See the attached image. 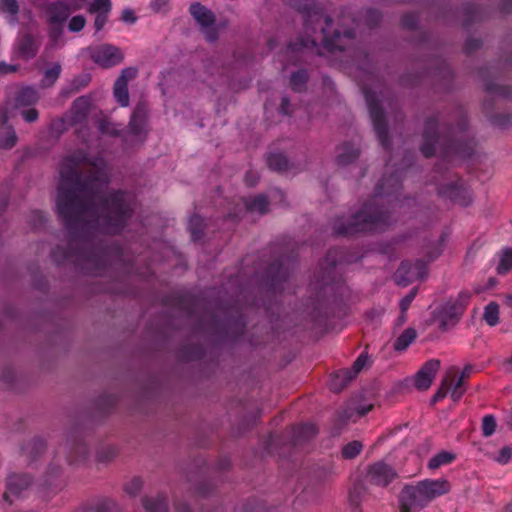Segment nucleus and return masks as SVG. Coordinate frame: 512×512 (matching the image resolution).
Masks as SVG:
<instances>
[{"mask_svg": "<svg viewBox=\"0 0 512 512\" xmlns=\"http://www.w3.org/2000/svg\"><path fill=\"white\" fill-rule=\"evenodd\" d=\"M85 2L86 0H63L51 3L47 6L46 14L48 22L55 26V28L51 29V36L54 41H56L61 34L59 26L73 11L80 9Z\"/></svg>", "mask_w": 512, "mask_h": 512, "instance_id": "nucleus-1", "label": "nucleus"}, {"mask_svg": "<svg viewBox=\"0 0 512 512\" xmlns=\"http://www.w3.org/2000/svg\"><path fill=\"white\" fill-rule=\"evenodd\" d=\"M463 375H459L457 368H450L438 391L436 392L434 399L439 400L444 398L448 392H451V396L454 401H458L464 393L462 388Z\"/></svg>", "mask_w": 512, "mask_h": 512, "instance_id": "nucleus-2", "label": "nucleus"}, {"mask_svg": "<svg viewBox=\"0 0 512 512\" xmlns=\"http://www.w3.org/2000/svg\"><path fill=\"white\" fill-rule=\"evenodd\" d=\"M92 60L101 67L109 68L122 62L123 54L115 46L103 44L90 49Z\"/></svg>", "mask_w": 512, "mask_h": 512, "instance_id": "nucleus-3", "label": "nucleus"}, {"mask_svg": "<svg viewBox=\"0 0 512 512\" xmlns=\"http://www.w3.org/2000/svg\"><path fill=\"white\" fill-rule=\"evenodd\" d=\"M427 504L428 502L418 484L406 486L403 489L400 497V512H417Z\"/></svg>", "mask_w": 512, "mask_h": 512, "instance_id": "nucleus-4", "label": "nucleus"}, {"mask_svg": "<svg viewBox=\"0 0 512 512\" xmlns=\"http://www.w3.org/2000/svg\"><path fill=\"white\" fill-rule=\"evenodd\" d=\"M440 368V361L431 359L427 361L414 377V386L418 390H427L436 377Z\"/></svg>", "mask_w": 512, "mask_h": 512, "instance_id": "nucleus-5", "label": "nucleus"}, {"mask_svg": "<svg viewBox=\"0 0 512 512\" xmlns=\"http://www.w3.org/2000/svg\"><path fill=\"white\" fill-rule=\"evenodd\" d=\"M417 484L428 503L437 497L447 494L451 489V485L446 479H426Z\"/></svg>", "mask_w": 512, "mask_h": 512, "instance_id": "nucleus-6", "label": "nucleus"}, {"mask_svg": "<svg viewBox=\"0 0 512 512\" xmlns=\"http://www.w3.org/2000/svg\"><path fill=\"white\" fill-rule=\"evenodd\" d=\"M368 363V356L361 354L353 364V375L348 370L338 371L333 375L330 382V387L333 390H339L342 386L348 381L351 380L353 376L358 374L362 368Z\"/></svg>", "mask_w": 512, "mask_h": 512, "instance_id": "nucleus-7", "label": "nucleus"}, {"mask_svg": "<svg viewBox=\"0 0 512 512\" xmlns=\"http://www.w3.org/2000/svg\"><path fill=\"white\" fill-rule=\"evenodd\" d=\"M137 75V70L134 68H126L122 71L119 78L116 80L114 85V95L116 99L122 106L128 105L129 95H128V81L130 79L135 78Z\"/></svg>", "mask_w": 512, "mask_h": 512, "instance_id": "nucleus-8", "label": "nucleus"}, {"mask_svg": "<svg viewBox=\"0 0 512 512\" xmlns=\"http://www.w3.org/2000/svg\"><path fill=\"white\" fill-rule=\"evenodd\" d=\"M368 473L371 481L380 486L388 485L397 477L394 469L382 462L372 465Z\"/></svg>", "mask_w": 512, "mask_h": 512, "instance_id": "nucleus-9", "label": "nucleus"}, {"mask_svg": "<svg viewBox=\"0 0 512 512\" xmlns=\"http://www.w3.org/2000/svg\"><path fill=\"white\" fill-rule=\"evenodd\" d=\"M190 12L197 23H199L204 28L210 27L215 22L214 14L200 3L192 4L190 7Z\"/></svg>", "mask_w": 512, "mask_h": 512, "instance_id": "nucleus-10", "label": "nucleus"}, {"mask_svg": "<svg viewBox=\"0 0 512 512\" xmlns=\"http://www.w3.org/2000/svg\"><path fill=\"white\" fill-rule=\"evenodd\" d=\"M29 482L25 476L16 475L9 478L8 489L4 494V498L12 502V499L18 497L21 491L28 487Z\"/></svg>", "mask_w": 512, "mask_h": 512, "instance_id": "nucleus-11", "label": "nucleus"}, {"mask_svg": "<svg viewBox=\"0 0 512 512\" xmlns=\"http://www.w3.org/2000/svg\"><path fill=\"white\" fill-rule=\"evenodd\" d=\"M416 338V332L412 328L406 329L394 342V349L404 351Z\"/></svg>", "mask_w": 512, "mask_h": 512, "instance_id": "nucleus-12", "label": "nucleus"}, {"mask_svg": "<svg viewBox=\"0 0 512 512\" xmlns=\"http://www.w3.org/2000/svg\"><path fill=\"white\" fill-rule=\"evenodd\" d=\"M455 460V455L448 451H441L432 457L428 462L430 469H437L442 465L449 464Z\"/></svg>", "mask_w": 512, "mask_h": 512, "instance_id": "nucleus-13", "label": "nucleus"}, {"mask_svg": "<svg viewBox=\"0 0 512 512\" xmlns=\"http://www.w3.org/2000/svg\"><path fill=\"white\" fill-rule=\"evenodd\" d=\"M485 321L490 325L494 326L499 321V306L495 302L489 303L484 310L483 315Z\"/></svg>", "mask_w": 512, "mask_h": 512, "instance_id": "nucleus-14", "label": "nucleus"}, {"mask_svg": "<svg viewBox=\"0 0 512 512\" xmlns=\"http://www.w3.org/2000/svg\"><path fill=\"white\" fill-rule=\"evenodd\" d=\"M111 9L110 0H94L88 8L90 13L108 14Z\"/></svg>", "mask_w": 512, "mask_h": 512, "instance_id": "nucleus-15", "label": "nucleus"}, {"mask_svg": "<svg viewBox=\"0 0 512 512\" xmlns=\"http://www.w3.org/2000/svg\"><path fill=\"white\" fill-rule=\"evenodd\" d=\"M362 450V444L358 441H353L347 444L343 450L342 455L344 458L351 459L356 457Z\"/></svg>", "mask_w": 512, "mask_h": 512, "instance_id": "nucleus-16", "label": "nucleus"}, {"mask_svg": "<svg viewBox=\"0 0 512 512\" xmlns=\"http://www.w3.org/2000/svg\"><path fill=\"white\" fill-rule=\"evenodd\" d=\"M512 268V251L507 250L503 252L497 270L503 274L508 272Z\"/></svg>", "mask_w": 512, "mask_h": 512, "instance_id": "nucleus-17", "label": "nucleus"}, {"mask_svg": "<svg viewBox=\"0 0 512 512\" xmlns=\"http://www.w3.org/2000/svg\"><path fill=\"white\" fill-rule=\"evenodd\" d=\"M268 165L274 170H284L287 167V160L280 154L271 155L268 158Z\"/></svg>", "mask_w": 512, "mask_h": 512, "instance_id": "nucleus-18", "label": "nucleus"}, {"mask_svg": "<svg viewBox=\"0 0 512 512\" xmlns=\"http://www.w3.org/2000/svg\"><path fill=\"white\" fill-rule=\"evenodd\" d=\"M61 72V66L59 64H54L50 69L45 72L44 84L52 85L56 79L59 77Z\"/></svg>", "mask_w": 512, "mask_h": 512, "instance_id": "nucleus-19", "label": "nucleus"}, {"mask_svg": "<svg viewBox=\"0 0 512 512\" xmlns=\"http://www.w3.org/2000/svg\"><path fill=\"white\" fill-rule=\"evenodd\" d=\"M496 421L493 416L487 415L482 421V431L485 436H490L495 432Z\"/></svg>", "mask_w": 512, "mask_h": 512, "instance_id": "nucleus-20", "label": "nucleus"}, {"mask_svg": "<svg viewBox=\"0 0 512 512\" xmlns=\"http://www.w3.org/2000/svg\"><path fill=\"white\" fill-rule=\"evenodd\" d=\"M470 300V294L468 292H462L459 294L456 304L454 306L455 314L459 315L463 312L464 308L467 306Z\"/></svg>", "mask_w": 512, "mask_h": 512, "instance_id": "nucleus-21", "label": "nucleus"}, {"mask_svg": "<svg viewBox=\"0 0 512 512\" xmlns=\"http://www.w3.org/2000/svg\"><path fill=\"white\" fill-rule=\"evenodd\" d=\"M16 143V136L13 131H7L5 135L0 136V147L11 148Z\"/></svg>", "mask_w": 512, "mask_h": 512, "instance_id": "nucleus-22", "label": "nucleus"}, {"mask_svg": "<svg viewBox=\"0 0 512 512\" xmlns=\"http://www.w3.org/2000/svg\"><path fill=\"white\" fill-rule=\"evenodd\" d=\"M36 50H37V47L35 46L33 40L30 38L26 39V44L20 45V53L24 57L33 56L35 54Z\"/></svg>", "mask_w": 512, "mask_h": 512, "instance_id": "nucleus-23", "label": "nucleus"}, {"mask_svg": "<svg viewBox=\"0 0 512 512\" xmlns=\"http://www.w3.org/2000/svg\"><path fill=\"white\" fill-rule=\"evenodd\" d=\"M512 458V448L511 447H503L497 456L494 457V460L500 464H506Z\"/></svg>", "mask_w": 512, "mask_h": 512, "instance_id": "nucleus-24", "label": "nucleus"}, {"mask_svg": "<svg viewBox=\"0 0 512 512\" xmlns=\"http://www.w3.org/2000/svg\"><path fill=\"white\" fill-rule=\"evenodd\" d=\"M72 161L70 160H66L63 164H62V167H61V177L63 178V180H70V179H73V178H77V171L75 169H73V172L71 173L70 175V172L68 171V169H72Z\"/></svg>", "mask_w": 512, "mask_h": 512, "instance_id": "nucleus-25", "label": "nucleus"}, {"mask_svg": "<svg viewBox=\"0 0 512 512\" xmlns=\"http://www.w3.org/2000/svg\"><path fill=\"white\" fill-rule=\"evenodd\" d=\"M86 20L83 16H74L69 22V30L78 32L85 26Z\"/></svg>", "mask_w": 512, "mask_h": 512, "instance_id": "nucleus-26", "label": "nucleus"}, {"mask_svg": "<svg viewBox=\"0 0 512 512\" xmlns=\"http://www.w3.org/2000/svg\"><path fill=\"white\" fill-rule=\"evenodd\" d=\"M0 9L4 12L15 14L17 12L16 0H0Z\"/></svg>", "mask_w": 512, "mask_h": 512, "instance_id": "nucleus-27", "label": "nucleus"}, {"mask_svg": "<svg viewBox=\"0 0 512 512\" xmlns=\"http://www.w3.org/2000/svg\"><path fill=\"white\" fill-rule=\"evenodd\" d=\"M36 93L31 88H26L22 91L20 96V102L21 104L28 103V102H34L36 100Z\"/></svg>", "mask_w": 512, "mask_h": 512, "instance_id": "nucleus-28", "label": "nucleus"}, {"mask_svg": "<svg viewBox=\"0 0 512 512\" xmlns=\"http://www.w3.org/2000/svg\"><path fill=\"white\" fill-rule=\"evenodd\" d=\"M306 81V75L304 73L294 74L291 78V85L294 90H299L300 85Z\"/></svg>", "mask_w": 512, "mask_h": 512, "instance_id": "nucleus-29", "label": "nucleus"}, {"mask_svg": "<svg viewBox=\"0 0 512 512\" xmlns=\"http://www.w3.org/2000/svg\"><path fill=\"white\" fill-rule=\"evenodd\" d=\"M414 297H415V292H411L409 295H407L406 297H404L402 299V301L400 303L402 312H405L409 308Z\"/></svg>", "mask_w": 512, "mask_h": 512, "instance_id": "nucleus-30", "label": "nucleus"}, {"mask_svg": "<svg viewBox=\"0 0 512 512\" xmlns=\"http://www.w3.org/2000/svg\"><path fill=\"white\" fill-rule=\"evenodd\" d=\"M24 118L28 122H32L37 119L38 112L35 109H30L23 114Z\"/></svg>", "mask_w": 512, "mask_h": 512, "instance_id": "nucleus-31", "label": "nucleus"}, {"mask_svg": "<svg viewBox=\"0 0 512 512\" xmlns=\"http://www.w3.org/2000/svg\"><path fill=\"white\" fill-rule=\"evenodd\" d=\"M122 19L125 22L133 23L136 20V17L132 10H125V11H123Z\"/></svg>", "mask_w": 512, "mask_h": 512, "instance_id": "nucleus-32", "label": "nucleus"}, {"mask_svg": "<svg viewBox=\"0 0 512 512\" xmlns=\"http://www.w3.org/2000/svg\"><path fill=\"white\" fill-rule=\"evenodd\" d=\"M106 15L107 14H98L95 19V26L97 30H100L103 28L105 22H106Z\"/></svg>", "mask_w": 512, "mask_h": 512, "instance_id": "nucleus-33", "label": "nucleus"}, {"mask_svg": "<svg viewBox=\"0 0 512 512\" xmlns=\"http://www.w3.org/2000/svg\"><path fill=\"white\" fill-rule=\"evenodd\" d=\"M256 205L259 206L260 212H264L267 207V201L264 197H259L255 200L253 207H256Z\"/></svg>", "mask_w": 512, "mask_h": 512, "instance_id": "nucleus-34", "label": "nucleus"}, {"mask_svg": "<svg viewBox=\"0 0 512 512\" xmlns=\"http://www.w3.org/2000/svg\"><path fill=\"white\" fill-rule=\"evenodd\" d=\"M322 34H323V38H322L323 44L326 47H332L333 44H334L333 40L329 38V34H328V32L326 31L325 28H322Z\"/></svg>", "mask_w": 512, "mask_h": 512, "instance_id": "nucleus-35", "label": "nucleus"}, {"mask_svg": "<svg viewBox=\"0 0 512 512\" xmlns=\"http://www.w3.org/2000/svg\"><path fill=\"white\" fill-rule=\"evenodd\" d=\"M11 71H14V68L11 67V66H7V65H0V73H8V72H11Z\"/></svg>", "mask_w": 512, "mask_h": 512, "instance_id": "nucleus-36", "label": "nucleus"}, {"mask_svg": "<svg viewBox=\"0 0 512 512\" xmlns=\"http://www.w3.org/2000/svg\"><path fill=\"white\" fill-rule=\"evenodd\" d=\"M499 512H512V500L507 503Z\"/></svg>", "mask_w": 512, "mask_h": 512, "instance_id": "nucleus-37", "label": "nucleus"}, {"mask_svg": "<svg viewBox=\"0 0 512 512\" xmlns=\"http://www.w3.org/2000/svg\"><path fill=\"white\" fill-rule=\"evenodd\" d=\"M215 38H216V35L214 33H208L207 34V39L214 40Z\"/></svg>", "mask_w": 512, "mask_h": 512, "instance_id": "nucleus-38", "label": "nucleus"}, {"mask_svg": "<svg viewBox=\"0 0 512 512\" xmlns=\"http://www.w3.org/2000/svg\"><path fill=\"white\" fill-rule=\"evenodd\" d=\"M7 121L6 115H3V117L0 118L1 123H5Z\"/></svg>", "mask_w": 512, "mask_h": 512, "instance_id": "nucleus-39", "label": "nucleus"}, {"mask_svg": "<svg viewBox=\"0 0 512 512\" xmlns=\"http://www.w3.org/2000/svg\"><path fill=\"white\" fill-rule=\"evenodd\" d=\"M423 153L425 154V156H430L431 155V152H429L428 150L426 149H423Z\"/></svg>", "mask_w": 512, "mask_h": 512, "instance_id": "nucleus-40", "label": "nucleus"}, {"mask_svg": "<svg viewBox=\"0 0 512 512\" xmlns=\"http://www.w3.org/2000/svg\"><path fill=\"white\" fill-rule=\"evenodd\" d=\"M145 506H146V509H148V510H152V508L148 505V503H146V505H145Z\"/></svg>", "mask_w": 512, "mask_h": 512, "instance_id": "nucleus-41", "label": "nucleus"}, {"mask_svg": "<svg viewBox=\"0 0 512 512\" xmlns=\"http://www.w3.org/2000/svg\"><path fill=\"white\" fill-rule=\"evenodd\" d=\"M509 364L512 366V355L511 358L509 359Z\"/></svg>", "mask_w": 512, "mask_h": 512, "instance_id": "nucleus-42", "label": "nucleus"}, {"mask_svg": "<svg viewBox=\"0 0 512 512\" xmlns=\"http://www.w3.org/2000/svg\"><path fill=\"white\" fill-rule=\"evenodd\" d=\"M335 37H336V38H339V37H340V34H339V33H336V34H335Z\"/></svg>", "mask_w": 512, "mask_h": 512, "instance_id": "nucleus-43", "label": "nucleus"}]
</instances>
